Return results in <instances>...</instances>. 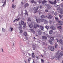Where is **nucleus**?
<instances>
[{"instance_id": "cd10ccee", "label": "nucleus", "mask_w": 63, "mask_h": 63, "mask_svg": "<svg viewBox=\"0 0 63 63\" xmlns=\"http://www.w3.org/2000/svg\"><path fill=\"white\" fill-rule=\"evenodd\" d=\"M49 43L50 44H52V41L50 40H49Z\"/></svg>"}, {"instance_id": "20e7f679", "label": "nucleus", "mask_w": 63, "mask_h": 63, "mask_svg": "<svg viewBox=\"0 0 63 63\" xmlns=\"http://www.w3.org/2000/svg\"><path fill=\"white\" fill-rule=\"evenodd\" d=\"M57 22L60 23V25H63V22H62L61 21H58Z\"/></svg>"}, {"instance_id": "9b49d317", "label": "nucleus", "mask_w": 63, "mask_h": 63, "mask_svg": "<svg viewBox=\"0 0 63 63\" xmlns=\"http://www.w3.org/2000/svg\"><path fill=\"white\" fill-rule=\"evenodd\" d=\"M36 21L38 23H40L39 21H40V20H41V19H38H38H37V17L36 18Z\"/></svg>"}, {"instance_id": "58836bf2", "label": "nucleus", "mask_w": 63, "mask_h": 63, "mask_svg": "<svg viewBox=\"0 0 63 63\" xmlns=\"http://www.w3.org/2000/svg\"><path fill=\"white\" fill-rule=\"evenodd\" d=\"M36 57L37 58V59H39V57L38 56H36Z\"/></svg>"}, {"instance_id": "aec40b11", "label": "nucleus", "mask_w": 63, "mask_h": 63, "mask_svg": "<svg viewBox=\"0 0 63 63\" xmlns=\"http://www.w3.org/2000/svg\"><path fill=\"white\" fill-rule=\"evenodd\" d=\"M28 35H26V36H25V39L26 40H28Z\"/></svg>"}, {"instance_id": "8fccbe9b", "label": "nucleus", "mask_w": 63, "mask_h": 63, "mask_svg": "<svg viewBox=\"0 0 63 63\" xmlns=\"http://www.w3.org/2000/svg\"><path fill=\"white\" fill-rule=\"evenodd\" d=\"M36 10H35L36 11H37V10H38V9H39V7H36Z\"/></svg>"}, {"instance_id": "5fc2aeb1", "label": "nucleus", "mask_w": 63, "mask_h": 63, "mask_svg": "<svg viewBox=\"0 0 63 63\" xmlns=\"http://www.w3.org/2000/svg\"><path fill=\"white\" fill-rule=\"evenodd\" d=\"M6 0H5V1L4 2V5H5L6 3Z\"/></svg>"}, {"instance_id": "4c0bfd02", "label": "nucleus", "mask_w": 63, "mask_h": 63, "mask_svg": "<svg viewBox=\"0 0 63 63\" xmlns=\"http://www.w3.org/2000/svg\"><path fill=\"white\" fill-rule=\"evenodd\" d=\"M28 21H31V20L30 19V17L28 18Z\"/></svg>"}, {"instance_id": "f03ea898", "label": "nucleus", "mask_w": 63, "mask_h": 63, "mask_svg": "<svg viewBox=\"0 0 63 63\" xmlns=\"http://www.w3.org/2000/svg\"><path fill=\"white\" fill-rule=\"evenodd\" d=\"M34 27L35 29H36L37 28H39L40 26H39V25L38 24H34Z\"/></svg>"}, {"instance_id": "774afa93", "label": "nucleus", "mask_w": 63, "mask_h": 63, "mask_svg": "<svg viewBox=\"0 0 63 63\" xmlns=\"http://www.w3.org/2000/svg\"><path fill=\"white\" fill-rule=\"evenodd\" d=\"M45 23H46L47 22V21H46V20L45 21Z\"/></svg>"}, {"instance_id": "052dcab7", "label": "nucleus", "mask_w": 63, "mask_h": 63, "mask_svg": "<svg viewBox=\"0 0 63 63\" xmlns=\"http://www.w3.org/2000/svg\"><path fill=\"white\" fill-rule=\"evenodd\" d=\"M48 38H51V36L50 35H49V36L48 37Z\"/></svg>"}, {"instance_id": "f8f14e48", "label": "nucleus", "mask_w": 63, "mask_h": 63, "mask_svg": "<svg viewBox=\"0 0 63 63\" xmlns=\"http://www.w3.org/2000/svg\"><path fill=\"white\" fill-rule=\"evenodd\" d=\"M41 17L42 18H46V16L44 15H42L41 16Z\"/></svg>"}, {"instance_id": "2eb2a0df", "label": "nucleus", "mask_w": 63, "mask_h": 63, "mask_svg": "<svg viewBox=\"0 0 63 63\" xmlns=\"http://www.w3.org/2000/svg\"><path fill=\"white\" fill-rule=\"evenodd\" d=\"M29 27L30 28H31L32 27H33V24H30V25H29Z\"/></svg>"}, {"instance_id": "c9c22d12", "label": "nucleus", "mask_w": 63, "mask_h": 63, "mask_svg": "<svg viewBox=\"0 0 63 63\" xmlns=\"http://www.w3.org/2000/svg\"><path fill=\"white\" fill-rule=\"evenodd\" d=\"M48 17V18H50L51 19V18H52V16H51V15H49Z\"/></svg>"}, {"instance_id": "1a4fd4ad", "label": "nucleus", "mask_w": 63, "mask_h": 63, "mask_svg": "<svg viewBox=\"0 0 63 63\" xmlns=\"http://www.w3.org/2000/svg\"><path fill=\"white\" fill-rule=\"evenodd\" d=\"M31 2L32 3H34V4H36V2L34 0H31Z\"/></svg>"}, {"instance_id": "7ed1b4c3", "label": "nucleus", "mask_w": 63, "mask_h": 63, "mask_svg": "<svg viewBox=\"0 0 63 63\" xmlns=\"http://www.w3.org/2000/svg\"><path fill=\"white\" fill-rule=\"evenodd\" d=\"M42 38L43 40H47V37L45 36H42Z\"/></svg>"}, {"instance_id": "ddd939ff", "label": "nucleus", "mask_w": 63, "mask_h": 63, "mask_svg": "<svg viewBox=\"0 0 63 63\" xmlns=\"http://www.w3.org/2000/svg\"><path fill=\"white\" fill-rule=\"evenodd\" d=\"M60 13L61 14H63V9L62 8V9H60Z\"/></svg>"}, {"instance_id": "f3484780", "label": "nucleus", "mask_w": 63, "mask_h": 63, "mask_svg": "<svg viewBox=\"0 0 63 63\" xmlns=\"http://www.w3.org/2000/svg\"><path fill=\"white\" fill-rule=\"evenodd\" d=\"M50 39L51 41H54V37H51L50 38Z\"/></svg>"}, {"instance_id": "e2e57ef3", "label": "nucleus", "mask_w": 63, "mask_h": 63, "mask_svg": "<svg viewBox=\"0 0 63 63\" xmlns=\"http://www.w3.org/2000/svg\"><path fill=\"white\" fill-rule=\"evenodd\" d=\"M60 25V24H59L58 23H57L56 24V25Z\"/></svg>"}, {"instance_id": "49530a36", "label": "nucleus", "mask_w": 63, "mask_h": 63, "mask_svg": "<svg viewBox=\"0 0 63 63\" xmlns=\"http://www.w3.org/2000/svg\"><path fill=\"white\" fill-rule=\"evenodd\" d=\"M42 2V0H39L38 1V2L39 3H41Z\"/></svg>"}, {"instance_id": "72a5a7b5", "label": "nucleus", "mask_w": 63, "mask_h": 63, "mask_svg": "<svg viewBox=\"0 0 63 63\" xmlns=\"http://www.w3.org/2000/svg\"><path fill=\"white\" fill-rule=\"evenodd\" d=\"M20 31L19 32L20 33H22L23 32V30H20Z\"/></svg>"}, {"instance_id": "7c9ffc66", "label": "nucleus", "mask_w": 63, "mask_h": 63, "mask_svg": "<svg viewBox=\"0 0 63 63\" xmlns=\"http://www.w3.org/2000/svg\"><path fill=\"white\" fill-rule=\"evenodd\" d=\"M57 2H56V0H55L54 2H53V4H56V3Z\"/></svg>"}, {"instance_id": "393cba45", "label": "nucleus", "mask_w": 63, "mask_h": 63, "mask_svg": "<svg viewBox=\"0 0 63 63\" xmlns=\"http://www.w3.org/2000/svg\"><path fill=\"white\" fill-rule=\"evenodd\" d=\"M60 55H61V56L63 55V52L61 51V52H60Z\"/></svg>"}, {"instance_id": "a211bd4d", "label": "nucleus", "mask_w": 63, "mask_h": 63, "mask_svg": "<svg viewBox=\"0 0 63 63\" xmlns=\"http://www.w3.org/2000/svg\"><path fill=\"white\" fill-rule=\"evenodd\" d=\"M23 35L25 36H26L28 35L27 34V32H24L23 33Z\"/></svg>"}, {"instance_id": "f257e3e1", "label": "nucleus", "mask_w": 63, "mask_h": 63, "mask_svg": "<svg viewBox=\"0 0 63 63\" xmlns=\"http://www.w3.org/2000/svg\"><path fill=\"white\" fill-rule=\"evenodd\" d=\"M48 49H50L52 51H54V46L52 47L51 46H49L48 47Z\"/></svg>"}, {"instance_id": "5701e85b", "label": "nucleus", "mask_w": 63, "mask_h": 63, "mask_svg": "<svg viewBox=\"0 0 63 63\" xmlns=\"http://www.w3.org/2000/svg\"><path fill=\"white\" fill-rule=\"evenodd\" d=\"M16 6V5H15V6H14V5L13 4L12 5V8H14V9H15V8H16V7H15Z\"/></svg>"}, {"instance_id": "bf43d9fd", "label": "nucleus", "mask_w": 63, "mask_h": 63, "mask_svg": "<svg viewBox=\"0 0 63 63\" xmlns=\"http://www.w3.org/2000/svg\"><path fill=\"white\" fill-rule=\"evenodd\" d=\"M56 41H57V42H59V39H56Z\"/></svg>"}, {"instance_id": "79ce46f5", "label": "nucleus", "mask_w": 63, "mask_h": 63, "mask_svg": "<svg viewBox=\"0 0 63 63\" xmlns=\"http://www.w3.org/2000/svg\"><path fill=\"white\" fill-rule=\"evenodd\" d=\"M21 15H23V11H22V10H21Z\"/></svg>"}, {"instance_id": "ea45409f", "label": "nucleus", "mask_w": 63, "mask_h": 63, "mask_svg": "<svg viewBox=\"0 0 63 63\" xmlns=\"http://www.w3.org/2000/svg\"><path fill=\"white\" fill-rule=\"evenodd\" d=\"M31 59L30 58H29L28 59V61L29 63H30V60H31Z\"/></svg>"}, {"instance_id": "6e6d98bb", "label": "nucleus", "mask_w": 63, "mask_h": 63, "mask_svg": "<svg viewBox=\"0 0 63 63\" xmlns=\"http://www.w3.org/2000/svg\"><path fill=\"white\" fill-rule=\"evenodd\" d=\"M46 36H47V37H48L49 35H48V34H47L46 35Z\"/></svg>"}, {"instance_id": "4be33fe9", "label": "nucleus", "mask_w": 63, "mask_h": 63, "mask_svg": "<svg viewBox=\"0 0 63 63\" xmlns=\"http://www.w3.org/2000/svg\"><path fill=\"white\" fill-rule=\"evenodd\" d=\"M40 27L41 30H43V29H44V27H43V26H40Z\"/></svg>"}, {"instance_id": "a878e982", "label": "nucleus", "mask_w": 63, "mask_h": 63, "mask_svg": "<svg viewBox=\"0 0 63 63\" xmlns=\"http://www.w3.org/2000/svg\"><path fill=\"white\" fill-rule=\"evenodd\" d=\"M55 47L56 48H57V46H58V44L56 43H55Z\"/></svg>"}, {"instance_id": "4d7b16f0", "label": "nucleus", "mask_w": 63, "mask_h": 63, "mask_svg": "<svg viewBox=\"0 0 63 63\" xmlns=\"http://www.w3.org/2000/svg\"><path fill=\"white\" fill-rule=\"evenodd\" d=\"M36 7H34L33 8V10H34V11H36L35 10H36Z\"/></svg>"}, {"instance_id": "423d86ee", "label": "nucleus", "mask_w": 63, "mask_h": 63, "mask_svg": "<svg viewBox=\"0 0 63 63\" xmlns=\"http://www.w3.org/2000/svg\"><path fill=\"white\" fill-rule=\"evenodd\" d=\"M50 28L51 29H52L53 30H55L56 28H55V27H54L53 26H52L50 27Z\"/></svg>"}, {"instance_id": "473e14b6", "label": "nucleus", "mask_w": 63, "mask_h": 63, "mask_svg": "<svg viewBox=\"0 0 63 63\" xmlns=\"http://www.w3.org/2000/svg\"><path fill=\"white\" fill-rule=\"evenodd\" d=\"M55 19L57 21L58 20V21H59V20L58 19V18L57 17H55Z\"/></svg>"}, {"instance_id": "a19ab883", "label": "nucleus", "mask_w": 63, "mask_h": 63, "mask_svg": "<svg viewBox=\"0 0 63 63\" xmlns=\"http://www.w3.org/2000/svg\"><path fill=\"white\" fill-rule=\"evenodd\" d=\"M47 9H48V10H49L50 9V8H51V7H50V6H48V7H47Z\"/></svg>"}, {"instance_id": "09e8293b", "label": "nucleus", "mask_w": 63, "mask_h": 63, "mask_svg": "<svg viewBox=\"0 0 63 63\" xmlns=\"http://www.w3.org/2000/svg\"><path fill=\"white\" fill-rule=\"evenodd\" d=\"M60 9V6L58 7V8H57V10H59Z\"/></svg>"}, {"instance_id": "0e129e2a", "label": "nucleus", "mask_w": 63, "mask_h": 63, "mask_svg": "<svg viewBox=\"0 0 63 63\" xmlns=\"http://www.w3.org/2000/svg\"><path fill=\"white\" fill-rule=\"evenodd\" d=\"M36 47L35 46H33V48H35Z\"/></svg>"}, {"instance_id": "864d4df0", "label": "nucleus", "mask_w": 63, "mask_h": 63, "mask_svg": "<svg viewBox=\"0 0 63 63\" xmlns=\"http://www.w3.org/2000/svg\"><path fill=\"white\" fill-rule=\"evenodd\" d=\"M57 13L56 12H55V13H54V15H55V16H56V15H57Z\"/></svg>"}, {"instance_id": "0eeeda50", "label": "nucleus", "mask_w": 63, "mask_h": 63, "mask_svg": "<svg viewBox=\"0 0 63 63\" xmlns=\"http://www.w3.org/2000/svg\"><path fill=\"white\" fill-rule=\"evenodd\" d=\"M23 29H25L26 27V23H25L23 24Z\"/></svg>"}, {"instance_id": "13d9d810", "label": "nucleus", "mask_w": 63, "mask_h": 63, "mask_svg": "<svg viewBox=\"0 0 63 63\" xmlns=\"http://www.w3.org/2000/svg\"><path fill=\"white\" fill-rule=\"evenodd\" d=\"M35 56L34 55H32V58H35Z\"/></svg>"}, {"instance_id": "37998d69", "label": "nucleus", "mask_w": 63, "mask_h": 63, "mask_svg": "<svg viewBox=\"0 0 63 63\" xmlns=\"http://www.w3.org/2000/svg\"><path fill=\"white\" fill-rule=\"evenodd\" d=\"M45 12L46 13H47L48 12V10L47 9H46L45 10Z\"/></svg>"}, {"instance_id": "412c9836", "label": "nucleus", "mask_w": 63, "mask_h": 63, "mask_svg": "<svg viewBox=\"0 0 63 63\" xmlns=\"http://www.w3.org/2000/svg\"><path fill=\"white\" fill-rule=\"evenodd\" d=\"M52 32L53 31L52 30H51L49 31V34L50 35H51L52 34Z\"/></svg>"}, {"instance_id": "39448f33", "label": "nucleus", "mask_w": 63, "mask_h": 63, "mask_svg": "<svg viewBox=\"0 0 63 63\" xmlns=\"http://www.w3.org/2000/svg\"><path fill=\"white\" fill-rule=\"evenodd\" d=\"M59 43L61 44H63V40H62L61 39H59Z\"/></svg>"}, {"instance_id": "de8ad7c7", "label": "nucleus", "mask_w": 63, "mask_h": 63, "mask_svg": "<svg viewBox=\"0 0 63 63\" xmlns=\"http://www.w3.org/2000/svg\"><path fill=\"white\" fill-rule=\"evenodd\" d=\"M49 23H50V24H51L52 22L51 20H49Z\"/></svg>"}, {"instance_id": "b1692460", "label": "nucleus", "mask_w": 63, "mask_h": 63, "mask_svg": "<svg viewBox=\"0 0 63 63\" xmlns=\"http://www.w3.org/2000/svg\"><path fill=\"white\" fill-rule=\"evenodd\" d=\"M57 28H59V29H61L62 27L60 26H58L57 27Z\"/></svg>"}, {"instance_id": "6ab92c4d", "label": "nucleus", "mask_w": 63, "mask_h": 63, "mask_svg": "<svg viewBox=\"0 0 63 63\" xmlns=\"http://www.w3.org/2000/svg\"><path fill=\"white\" fill-rule=\"evenodd\" d=\"M21 23L22 25H23V24H24V21H23L21 20Z\"/></svg>"}, {"instance_id": "603ef678", "label": "nucleus", "mask_w": 63, "mask_h": 63, "mask_svg": "<svg viewBox=\"0 0 63 63\" xmlns=\"http://www.w3.org/2000/svg\"><path fill=\"white\" fill-rule=\"evenodd\" d=\"M61 58V56H58V57L57 58V59H59V58Z\"/></svg>"}, {"instance_id": "f704fd0d", "label": "nucleus", "mask_w": 63, "mask_h": 63, "mask_svg": "<svg viewBox=\"0 0 63 63\" xmlns=\"http://www.w3.org/2000/svg\"><path fill=\"white\" fill-rule=\"evenodd\" d=\"M2 32H5V29H4V28H2Z\"/></svg>"}, {"instance_id": "dca6fc26", "label": "nucleus", "mask_w": 63, "mask_h": 63, "mask_svg": "<svg viewBox=\"0 0 63 63\" xmlns=\"http://www.w3.org/2000/svg\"><path fill=\"white\" fill-rule=\"evenodd\" d=\"M47 0H43L42 1V3L43 5L44 4V3H46L47 2Z\"/></svg>"}, {"instance_id": "2f4dec72", "label": "nucleus", "mask_w": 63, "mask_h": 63, "mask_svg": "<svg viewBox=\"0 0 63 63\" xmlns=\"http://www.w3.org/2000/svg\"><path fill=\"white\" fill-rule=\"evenodd\" d=\"M49 2L50 3V4H53V2H52V1H51L49 0Z\"/></svg>"}, {"instance_id": "338daca9", "label": "nucleus", "mask_w": 63, "mask_h": 63, "mask_svg": "<svg viewBox=\"0 0 63 63\" xmlns=\"http://www.w3.org/2000/svg\"><path fill=\"white\" fill-rule=\"evenodd\" d=\"M59 53L58 52L56 54V55H59Z\"/></svg>"}, {"instance_id": "9d476101", "label": "nucleus", "mask_w": 63, "mask_h": 63, "mask_svg": "<svg viewBox=\"0 0 63 63\" xmlns=\"http://www.w3.org/2000/svg\"><path fill=\"white\" fill-rule=\"evenodd\" d=\"M24 7H25V8L27 7H29V4L28 3H26L24 5Z\"/></svg>"}, {"instance_id": "e433bc0d", "label": "nucleus", "mask_w": 63, "mask_h": 63, "mask_svg": "<svg viewBox=\"0 0 63 63\" xmlns=\"http://www.w3.org/2000/svg\"><path fill=\"white\" fill-rule=\"evenodd\" d=\"M11 29V32H12L13 31V28L12 27L11 28H10Z\"/></svg>"}, {"instance_id": "c756f323", "label": "nucleus", "mask_w": 63, "mask_h": 63, "mask_svg": "<svg viewBox=\"0 0 63 63\" xmlns=\"http://www.w3.org/2000/svg\"><path fill=\"white\" fill-rule=\"evenodd\" d=\"M49 26H45V27L47 29V30L48 28H49Z\"/></svg>"}, {"instance_id": "6e6552de", "label": "nucleus", "mask_w": 63, "mask_h": 63, "mask_svg": "<svg viewBox=\"0 0 63 63\" xmlns=\"http://www.w3.org/2000/svg\"><path fill=\"white\" fill-rule=\"evenodd\" d=\"M22 27L20 25L18 27V29H19V30L20 31V30H22Z\"/></svg>"}, {"instance_id": "69168bd1", "label": "nucleus", "mask_w": 63, "mask_h": 63, "mask_svg": "<svg viewBox=\"0 0 63 63\" xmlns=\"http://www.w3.org/2000/svg\"><path fill=\"white\" fill-rule=\"evenodd\" d=\"M61 7H63V4H62L61 5Z\"/></svg>"}, {"instance_id": "4468645a", "label": "nucleus", "mask_w": 63, "mask_h": 63, "mask_svg": "<svg viewBox=\"0 0 63 63\" xmlns=\"http://www.w3.org/2000/svg\"><path fill=\"white\" fill-rule=\"evenodd\" d=\"M38 12L39 15H40V13H41V12L39 11V10H38L37 11V10L36 11L34 12V13L36 14V13H38Z\"/></svg>"}, {"instance_id": "bb28decb", "label": "nucleus", "mask_w": 63, "mask_h": 63, "mask_svg": "<svg viewBox=\"0 0 63 63\" xmlns=\"http://www.w3.org/2000/svg\"><path fill=\"white\" fill-rule=\"evenodd\" d=\"M25 11L26 12V14L27 15V16H28V12L27 11V10H25Z\"/></svg>"}, {"instance_id": "c03bdc74", "label": "nucleus", "mask_w": 63, "mask_h": 63, "mask_svg": "<svg viewBox=\"0 0 63 63\" xmlns=\"http://www.w3.org/2000/svg\"><path fill=\"white\" fill-rule=\"evenodd\" d=\"M41 62H42V63L44 62V61L43 60V59H41Z\"/></svg>"}, {"instance_id": "c85d7f7f", "label": "nucleus", "mask_w": 63, "mask_h": 63, "mask_svg": "<svg viewBox=\"0 0 63 63\" xmlns=\"http://www.w3.org/2000/svg\"><path fill=\"white\" fill-rule=\"evenodd\" d=\"M45 5L47 7H48L50 6V4H46Z\"/></svg>"}, {"instance_id": "3c124183", "label": "nucleus", "mask_w": 63, "mask_h": 63, "mask_svg": "<svg viewBox=\"0 0 63 63\" xmlns=\"http://www.w3.org/2000/svg\"><path fill=\"white\" fill-rule=\"evenodd\" d=\"M40 9H42V8H43V6L42 5H41L40 6Z\"/></svg>"}, {"instance_id": "a18cd8bd", "label": "nucleus", "mask_w": 63, "mask_h": 63, "mask_svg": "<svg viewBox=\"0 0 63 63\" xmlns=\"http://www.w3.org/2000/svg\"><path fill=\"white\" fill-rule=\"evenodd\" d=\"M59 16L60 17V19H61V18H62V16H61V15H59Z\"/></svg>"}, {"instance_id": "680f3d73", "label": "nucleus", "mask_w": 63, "mask_h": 63, "mask_svg": "<svg viewBox=\"0 0 63 63\" xmlns=\"http://www.w3.org/2000/svg\"><path fill=\"white\" fill-rule=\"evenodd\" d=\"M55 57H56V58H57H57L58 57V56H57V55H56L55 56Z\"/></svg>"}]
</instances>
